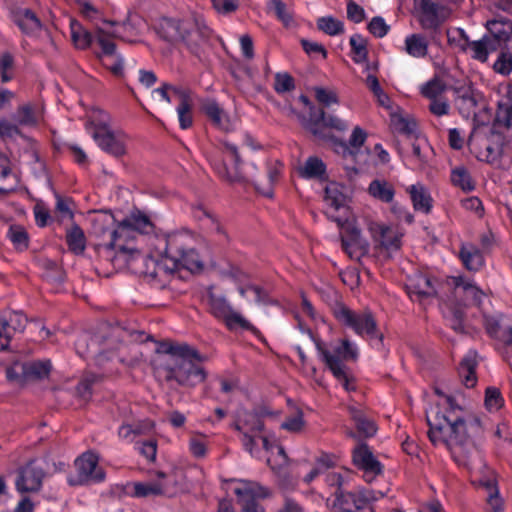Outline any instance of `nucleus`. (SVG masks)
Returning <instances> with one entry per match:
<instances>
[{"label":"nucleus","instance_id":"nucleus-1","mask_svg":"<svg viewBox=\"0 0 512 512\" xmlns=\"http://www.w3.org/2000/svg\"><path fill=\"white\" fill-rule=\"evenodd\" d=\"M447 403L449 410L445 414L437 413L433 420L428 417L429 439L435 446L446 447L459 466L481 472L486 468L477 445L484 432L481 421L472 415L466 418L458 415L461 409L449 396Z\"/></svg>","mask_w":512,"mask_h":512},{"label":"nucleus","instance_id":"nucleus-2","mask_svg":"<svg viewBox=\"0 0 512 512\" xmlns=\"http://www.w3.org/2000/svg\"><path fill=\"white\" fill-rule=\"evenodd\" d=\"M192 243L193 239L187 233L168 235L164 240L163 255L159 260H148L142 274L152 279L158 278L164 285L166 278L180 268L191 272L200 271L203 264Z\"/></svg>","mask_w":512,"mask_h":512},{"label":"nucleus","instance_id":"nucleus-3","mask_svg":"<svg viewBox=\"0 0 512 512\" xmlns=\"http://www.w3.org/2000/svg\"><path fill=\"white\" fill-rule=\"evenodd\" d=\"M158 352L167 356L164 363L167 380L193 388L206 379L207 374L201 366L205 357L188 344L164 342L160 344Z\"/></svg>","mask_w":512,"mask_h":512},{"label":"nucleus","instance_id":"nucleus-4","mask_svg":"<svg viewBox=\"0 0 512 512\" xmlns=\"http://www.w3.org/2000/svg\"><path fill=\"white\" fill-rule=\"evenodd\" d=\"M91 237L93 246L102 261L111 263L116 270L128 269L123 237L126 230L120 223L115 224L114 216L109 212H99L91 219Z\"/></svg>","mask_w":512,"mask_h":512},{"label":"nucleus","instance_id":"nucleus-5","mask_svg":"<svg viewBox=\"0 0 512 512\" xmlns=\"http://www.w3.org/2000/svg\"><path fill=\"white\" fill-rule=\"evenodd\" d=\"M160 31L167 41H183L189 51L200 60L205 58L211 46L212 31L200 18L187 20L164 18L160 22Z\"/></svg>","mask_w":512,"mask_h":512},{"label":"nucleus","instance_id":"nucleus-6","mask_svg":"<svg viewBox=\"0 0 512 512\" xmlns=\"http://www.w3.org/2000/svg\"><path fill=\"white\" fill-rule=\"evenodd\" d=\"M314 341L320 360L331 371L337 381L346 391L355 390L354 378L351 375L345 362L356 360L358 357V348L355 343L348 339H341L336 343L326 344L323 341L314 338L312 332L302 329Z\"/></svg>","mask_w":512,"mask_h":512},{"label":"nucleus","instance_id":"nucleus-7","mask_svg":"<svg viewBox=\"0 0 512 512\" xmlns=\"http://www.w3.org/2000/svg\"><path fill=\"white\" fill-rule=\"evenodd\" d=\"M121 227L126 230V237H123L128 270L135 274L142 275L148 264L149 257L142 254L136 246V238L139 234L149 233L152 229L150 219L141 213H132L129 217L120 222Z\"/></svg>","mask_w":512,"mask_h":512},{"label":"nucleus","instance_id":"nucleus-8","mask_svg":"<svg viewBox=\"0 0 512 512\" xmlns=\"http://www.w3.org/2000/svg\"><path fill=\"white\" fill-rule=\"evenodd\" d=\"M91 136L97 146L105 153L120 158L127 154L128 135L111 125V117L104 111H98L91 122Z\"/></svg>","mask_w":512,"mask_h":512},{"label":"nucleus","instance_id":"nucleus-9","mask_svg":"<svg viewBox=\"0 0 512 512\" xmlns=\"http://www.w3.org/2000/svg\"><path fill=\"white\" fill-rule=\"evenodd\" d=\"M333 314L339 323L352 329L357 335L376 338L382 344L383 335L378 333L376 321L370 311L357 312L339 303L334 307Z\"/></svg>","mask_w":512,"mask_h":512},{"label":"nucleus","instance_id":"nucleus-10","mask_svg":"<svg viewBox=\"0 0 512 512\" xmlns=\"http://www.w3.org/2000/svg\"><path fill=\"white\" fill-rule=\"evenodd\" d=\"M207 302L209 312L215 318L224 321L228 329L233 330L240 327L254 334L258 333L255 326L246 320L241 313L233 309L225 295L214 292L211 287L207 290Z\"/></svg>","mask_w":512,"mask_h":512},{"label":"nucleus","instance_id":"nucleus-11","mask_svg":"<svg viewBox=\"0 0 512 512\" xmlns=\"http://www.w3.org/2000/svg\"><path fill=\"white\" fill-rule=\"evenodd\" d=\"M498 95L492 136L512 139V80L499 86Z\"/></svg>","mask_w":512,"mask_h":512},{"label":"nucleus","instance_id":"nucleus-12","mask_svg":"<svg viewBox=\"0 0 512 512\" xmlns=\"http://www.w3.org/2000/svg\"><path fill=\"white\" fill-rule=\"evenodd\" d=\"M263 413L242 411L232 427L241 434V443L245 451L256 456L257 435L264 430Z\"/></svg>","mask_w":512,"mask_h":512},{"label":"nucleus","instance_id":"nucleus-13","mask_svg":"<svg viewBox=\"0 0 512 512\" xmlns=\"http://www.w3.org/2000/svg\"><path fill=\"white\" fill-rule=\"evenodd\" d=\"M332 220L341 226L340 233L341 246L348 257L355 261H360L369 253V242L362 236L361 230L355 224H344L338 217L330 216Z\"/></svg>","mask_w":512,"mask_h":512},{"label":"nucleus","instance_id":"nucleus-14","mask_svg":"<svg viewBox=\"0 0 512 512\" xmlns=\"http://www.w3.org/2000/svg\"><path fill=\"white\" fill-rule=\"evenodd\" d=\"M99 458L93 452H85L75 462L76 473L68 476L71 486L99 483L105 479V472L98 466Z\"/></svg>","mask_w":512,"mask_h":512},{"label":"nucleus","instance_id":"nucleus-15","mask_svg":"<svg viewBox=\"0 0 512 512\" xmlns=\"http://www.w3.org/2000/svg\"><path fill=\"white\" fill-rule=\"evenodd\" d=\"M366 225L376 248H381L388 252L400 249L401 234L397 230L373 220H367Z\"/></svg>","mask_w":512,"mask_h":512},{"label":"nucleus","instance_id":"nucleus-16","mask_svg":"<svg viewBox=\"0 0 512 512\" xmlns=\"http://www.w3.org/2000/svg\"><path fill=\"white\" fill-rule=\"evenodd\" d=\"M27 318L18 311L0 313V350H6L12 338L22 333L26 327Z\"/></svg>","mask_w":512,"mask_h":512},{"label":"nucleus","instance_id":"nucleus-17","mask_svg":"<svg viewBox=\"0 0 512 512\" xmlns=\"http://www.w3.org/2000/svg\"><path fill=\"white\" fill-rule=\"evenodd\" d=\"M406 291L413 301L423 302L436 296L434 280L427 274L415 272L407 277Z\"/></svg>","mask_w":512,"mask_h":512},{"label":"nucleus","instance_id":"nucleus-18","mask_svg":"<svg viewBox=\"0 0 512 512\" xmlns=\"http://www.w3.org/2000/svg\"><path fill=\"white\" fill-rule=\"evenodd\" d=\"M223 163L217 168L221 177L229 182L245 181L247 177L240 170V156L238 149L234 144L224 142Z\"/></svg>","mask_w":512,"mask_h":512},{"label":"nucleus","instance_id":"nucleus-19","mask_svg":"<svg viewBox=\"0 0 512 512\" xmlns=\"http://www.w3.org/2000/svg\"><path fill=\"white\" fill-rule=\"evenodd\" d=\"M326 506L332 512H360L363 511V502L359 492L336 489L326 499Z\"/></svg>","mask_w":512,"mask_h":512},{"label":"nucleus","instance_id":"nucleus-20","mask_svg":"<svg viewBox=\"0 0 512 512\" xmlns=\"http://www.w3.org/2000/svg\"><path fill=\"white\" fill-rule=\"evenodd\" d=\"M353 462L359 469L363 470L367 482H371L375 476L382 473L381 463L366 444H361L354 449Z\"/></svg>","mask_w":512,"mask_h":512},{"label":"nucleus","instance_id":"nucleus-21","mask_svg":"<svg viewBox=\"0 0 512 512\" xmlns=\"http://www.w3.org/2000/svg\"><path fill=\"white\" fill-rule=\"evenodd\" d=\"M233 481L237 484L234 488V493L237 496L239 505L254 503L257 502L256 499H264L270 496L268 488L258 482L245 479H235Z\"/></svg>","mask_w":512,"mask_h":512},{"label":"nucleus","instance_id":"nucleus-22","mask_svg":"<svg viewBox=\"0 0 512 512\" xmlns=\"http://www.w3.org/2000/svg\"><path fill=\"white\" fill-rule=\"evenodd\" d=\"M486 28L488 33L485 36L489 37L498 50L504 48L512 36V21L504 17L487 21Z\"/></svg>","mask_w":512,"mask_h":512},{"label":"nucleus","instance_id":"nucleus-23","mask_svg":"<svg viewBox=\"0 0 512 512\" xmlns=\"http://www.w3.org/2000/svg\"><path fill=\"white\" fill-rule=\"evenodd\" d=\"M43 470L29 463L23 467L16 480V488L19 492H37L42 486Z\"/></svg>","mask_w":512,"mask_h":512},{"label":"nucleus","instance_id":"nucleus-24","mask_svg":"<svg viewBox=\"0 0 512 512\" xmlns=\"http://www.w3.org/2000/svg\"><path fill=\"white\" fill-rule=\"evenodd\" d=\"M309 120L304 124L315 136H320L318 127L331 128L337 131H345L348 129V123L336 115L326 114L323 110L317 113H309Z\"/></svg>","mask_w":512,"mask_h":512},{"label":"nucleus","instance_id":"nucleus-25","mask_svg":"<svg viewBox=\"0 0 512 512\" xmlns=\"http://www.w3.org/2000/svg\"><path fill=\"white\" fill-rule=\"evenodd\" d=\"M451 284L455 288V293L462 294L468 305L480 306L486 294L472 280L462 276H453L450 278Z\"/></svg>","mask_w":512,"mask_h":512},{"label":"nucleus","instance_id":"nucleus-26","mask_svg":"<svg viewBox=\"0 0 512 512\" xmlns=\"http://www.w3.org/2000/svg\"><path fill=\"white\" fill-rule=\"evenodd\" d=\"M420 24L424 29H435L446 19V9L430 0H421Z\"/></svg>","mask_w":512,"mask_h":512},{"label":"nucleus","instance_id":"nucleus-27","mask_svg":"<svg viewBox=\"0 0 512 512\" xmlns=\"http://www.w3.org/2000/svg\"><path fill=\"white\" fill-rule=\"evenodd\" d=\"M457 33L464 40L461 45L463 50H469L472 58L485 62L488 55L498 50V48L489 40V37L483 36L482 39L477 41H469L464 30L458 29Z\"/></svg>","mask_w":512,"mask_h":512},{"label":"nucleus","instance_id":"nucleus-28","mask_svg":"<svg viewBox=\"0 0 512 512\" xmlns=\"http://www.w3.org/2000/svg\"><path fill=\"white\" fill-rule=\"evenodd\" d=\"M103 338L104 336L90 335L88 333L80 335L75 343L77 354L81 357H101L103 351L100 349V344Z\"/></svg>","mask_w":512,"mask_h":512},{"label":"nucleus","instance_id":"nucleus-29","mask_svg":"<svg viewBox=\"0 0 512 512\" xmlns=\"http://www.w3.org/2000/svg\"><path fill=\"white\" fill-rule=\"evenodd\" d=\"M459 256L464 267L469 271H479L484 265L482 253L473 244L463 243L459 251Z\"/></svg>","mask_w":512,"mask_h":512},{"label":"nucleus","instance_id":"nucleus-30","mask_svg":"<svg viewBox=\"0 0 512 512\" xmlns=\"http://www.w3.org/2000/svg\"><path fill=\"white\" fill-rule=\"evenodd\" d=\"M479 485L487 493V504L493 512L503 511V500L499 495L496 479L493 475L483 476L479 479Z\"/></svg>","mask_w":512,"mask_h":512},{"label":"nucleus","instance_id":"nucleus-31","mask_svg":"<svg viewBox=\"0 0 512 512\" xmlns=\"http://www.w3.org/2000/svg\"><path fill=\"white\" fill-rule=\"evenodd\" d=\"M477 352L469 351L462 359L459 366V375L467 388H472L477 382L475 368L478 365Z\"/></svg>","mask_w":512,"mask_h":512},{"label":"nucleus","instance_id":"nucleus-32","mask_svg":"<svg viewBox=\"0 0 512 512\" xmlns=\"http://www.w3.org/2000/svg\"><path fill=\"white\" fill-rule=\"evenodd\" d=\"M202 110L216 127L225 131L230 130V119L216 101L207 100L203 103Z\"/></svg>","mask_w":512,"mask_h":512},{"label":"nucleus","instance_id":"nucleus-33","mask_svg":"<svg viewBox=\"0 0 512 512\" xmlns=\"http://www.w3.org/2000/svg\"><path fill=\"white\" fill-rule=\"evenodd\" d=\"M457 92L458 97L456 99V105L462 116L465 118L475 116V109L480 96L475 94L470 87L460 88Z\"/></svg>","mask_w":512,"mask_h":512},{"label":"nucleus","instance_id":"nucleus-34","mask_svg":"<svg viewBox=\"0 0 512 512\" xmlns=\"http://www.w3.org/2000/svg\"><path fill=\"white\" fill-rule=\"evenodd\" d=\"M177 99L179 100V104L176 108L179 125L182 129H188L192 126V99L190 96V91H176Z\"/></svg>","mask_w":512,"mask_h":512},{"label":"nucleus","instance_id":"nucleus-35","mask_svg":"<svg viewBox=\"0 0 512 512\" xmlns=\"http://www.w3.org/2000/svg\"><path fill=\"white\" fill-rule=\"evenodd\" d=\"M105 23L107 25H109L110 28H97L96 40L102 49V53L107 58H110L114 55V52L116 50V45H115V43L110 41L109 38H119L120 33L117 29L112 28L114 25L112 22H105Z\"/></svg>","mask_w":512,"mask_h":512},{"label":"nucleus","instance_id":"nucleus-36","mask_svg":"<svg viewBox=\"0 0 512 512\" xmlns=\"http://www.w3.org/2000/svg\"><path fill=\"white\" fill-rule=\"evenodd\" d=\"M413 207L423 213H429L432 208V198L426 188L420 184H413L408 188Z\"/></svg>","mask_w":512,"mask_h":512},{"label":"nucleus","instance_id":"nucleus-37","mask_svg":"<svg viewBox=\"0 0 512 512\" xmlns=\"http://www.w3.org/2000/svg\"><path fill=\"white\" fill-rule=\"evenodd\" d=\"M15 22L19 28L28 35H35L42 29V23L36 14L30 9H24L16 13Z\"/></svg>","mask_w":512,"mask_h":512},{"label":"nucleus","instance_id":"nucleus-38","mask_svg":"<svg viewBox=\"0 0 512 512\" xmlns=\"http://www.w3.org/2000/svg\"><path fill=\"white\" fill-rule=\"evenodd\" d=\"M324 199L335 210L346 208L347 196L344 187L339 183L331 182L326 186Z\"/></svg>","mask_w":512,"mask_h":512},{"label":"nucleus","instance_id":"nucleus-39","mask_svg":"<svg viewBox=\"0 0 512 512\" xmlns=\"http://www.w3.org/2000/svg\"><path fill=\"white\" fill-rule=\"evenodd\" d=\"M368 192L373 198L385 203L392 202L395 195L393 185L383 179L373 180L369 184Z\"/></svg>","mask_w":512,"mask_h":512},{"label":"nucleus","instance_id":"nucleus-40","mask_svg":"<svg viewBox=\"0 0 512 512\" xmlns=\"http://www.w3.org/2000/svg\"><path fill=\"white\" fill-rule=\"evenodd\" d=\"M348 410L360 434L365 437H371L376 433V424L373 420L369 419L362 410L355 406H350Z\"/></svg>","mask_w":512,"mask_h":512},{"label":"nucleus","instance_id":"nucleus-41","mask_svg":"<svg viewBox=\"0 0 512 512\" xmlns=\"http://www.w3.org/2000/svg\"><path fill=\"white\" fill-rule=\"evenodd\" d=\"M405 52L414 58H423L428 54V41L421 34H411L405 38Z\"/></svg>","mask_w":512,"mask_h":512},{"label":"nucleus","instance_id":"nucleus-42","mask_svg":"<svg viewBox=\"0 0 512 512\" xmlns=\"http://www.w3.org/2000/svg\"><path fill=\"white\" fill-rule=\"evenodd\" d=\"M66 242L70 251L80 255L86 248V237L84 231L77 224H73L66 232Z\"/></svg>","mask_w":512,"mask_h":512},{"label":"nucleus","instance_id":"nucleus-43","mask_svg":"<svg viewBox=\"0 0 512 512\" xmlns=\"http://www.w3.org/2000/svg\"><path fill=\"white\" fill-rule=\"evenodd\" d=\"M326 171V166L318 157H309L299 168V174L306 179L321 178Z\"/></svg>","mask_w":512,"mask_h":512},{"label":"nucleus","instance_id":"nucleus-44","mask_svg":"<svg viewBox=\"0 0 512 512\" xmlns=\"http://www.w3.org/2000/svg\"><path fill=\"white\" fill-rule=\"evenodd\" d=\"M70 29L71 39L76 48L86 49L91 45L93 36L86 29H84L79 22L76 20H71Z\"/></svg>","mask_w":512,"mask_h":512},{"label":"nucleus","instance_id":"nucleus-45","mask_svg":"<svg viewBox=\"0 0 512 512\" xmlns=\"http://www.w3.org/2000/svg\"><path fill=\"white\" fill-rule=\"evenodd\" d=\"M267 7L274 12L277 19L281 21L285 27L294 25L293 12L282 0H270Z\"/></svg>","mask_w":512,"mask_h":512},{"label":"nucleus","instance_id":"nucleus-46","mask_svg":"<svg viewBox=\"0 0 512 512\" xmlns=\"http://www.w3.org/2000/svg\"><path fill=\"white\" fill-rule=\"evenodd\" d=\"M317 28L329 36L344 33V24L333 16H324L317 19Z\"/></svg>","mask_w":512,"mask_h":512},{"label":"nucleus","instance_id":"nucleus-47","mask_svg":"<svg viewBox=\"0 0 512 512\" xmlns=\"http://www.w3.org/2000/svg\"><path fill=\"white\" fill-rule=\"evenodd\" d=\"M367 138L366 132L359 126H356L349 138L348 144H343L345 155L356 157L359 148L364 144Z\"/></svg>","mask_w":512,"mask_h":512},{"label":"nucleus","instance_id":"nucleus-48","mask_svg":"<svg viewBox=\"0 0 512 512\" xmlns=\"http://www.w3.org/2000/svg\"><path fill=\"white\" fill-rule=\"evenodd\" d=\"M350 45L353 52V60L356 63H364L367 61V40L360 34H354L350 37Z\"/></svg>","mask_w":512,"mask_h":512},{"label":"nucleus","instance_id":"nucleus-49","mask_svg":"<svg viewBox=\"0 0 512 512\" xmlns=\"http://www.w3.org/2000/svg\"><path fill=\"white\" fill-rule=\"evenodd\" d=\"M451 181L455 186L461 188L463 191L469 192L472 191L475 187L470 174L466 168L462 166L456 167L452 170Z\"/></svg>","mask_w":512,"mask_h":512},{"label":"nucleus","instance_id":"nucleus-50","mask_svg":"<svg viewBox=\"0 0 512 512\" xmlns=\"http://www.w3.org/2000/svg\"><path fill=\"white\" fill-rule=\"evenodd\" d=\"M28 381L46 377L50 372L49 361L25 362Z\"/></svg>","mask_w":512,"mask_h":512},{"label":"nucleus","instance_id":"nucleus-51","mask_svg":"<svg viewBox=\"0 0 512 512\" xmlns=\"http://www.w3.org/2000/svg\"><path fill=\"white\" fill-rule=\"evenodd\" d=\"M176 91H187L186 89H182L180 87H176L167 83H164L161 87H158L154 89L151 92L152 99L155 102H166L167 104H170L172 102V97L177 98V92Z\"/></svg>","mask_w":512,"mask_h":512},{"label":"nucleus","instance_id":"nucleus-52","mask_svg":"<svg viewBox=\"0 0 512 512\" xmlns=\"http://www.w3.org/2000/svg\"><path fill=\"white\" fill-rule=\"evenodd\" d=\"M14 67V56L8 51L2 52L0 54V76L3 83L12 80L14 76Z\"/></svg>","mask_w":512,"mask_h":512},{"label":"nucleus","instance_id":"nucleus-53","mask_svg":"<svg viewBox=\"0 0 512 512\" xmlns=\"http://www.w3.org/2000/svg\"><path fill=\"white\" fill-rule=\"evenodd\" d=\"M165 489L158 487V482L147 481L134 484V495L137 497L161 496Z\"/></svg>","mask_w":512,"mask_h":512},{"label":"nucleus","instance_id":"nucleus-54","mask_svg":"<svg viewBox=\"0 0 512 512\" xmlns=\"http://www.w3.org/2000/svg\"><path fill=\"white\" fill-rule=\"evenodd\" d=\"M445 89V83L438 78H434L422 86L421 93L423 96L434 100L438 99V96L441 95Z\"/></svg>","mask_w":512,"mask_h":512},{"label":"nucleus","instance_id":"nucleus-55","mask_svg":"<svg viewBox=\"0 0 512 512\" xmlns=\"http://www.w3.org/2000/svg\"><path fill=\"white\" fill-rule=\"evenodd\" d=\"M25 362H15L6 369V376L9 381L19 384L28 381Z\"/></svg>","mask_w":512,"mask_h":512},{"label":"nucleus","instance_id":"nucleus-56","mask_svg":"<svg viewBox=\"0 0 512 512\" xmlns=\"http://www.w3.org/2000/svg\"><path fill=\"white\" fill-rule=\"evenodd\" d=\"M304 426H305L304 416H303L302 410H300V409H297L293 415L287 417L285 419V421L281 424L282 429L292 432V433H297V432L302 431Z\"/></svg>","mask_w":512,"mask_h":512},{"label":"nucleus","instance_id":"nucleus-57","mask_svg":"<svg viewBox=\"0 0 512 512\" xmlns=\"http://www.w3.org/2000/svg\"><path fill=\"white\" fill-rule=\"evenodd\" d=\"M8 236L16 248L23 250L28 246V236L26 231L21 226H11L8 231Z\"/></svg>","mask_w":512,"mask_h":512},{"label":"nucleus","instance_id":"nucleus-58","mask_svg":"<svg viewBox=\"0 0 512 512\" xmlns=\"http://www.w3.org/2000/svg\"><path fill=\"white\" fill-rule=\"evenodd\" d=\"M214 10L220 15H231L239 8V0H211Z\"/></svg>","mask_w":512,"mask_h":512},{"label":"nucleus","instance_id":"nucleus-59","mask_svg":"<svg viewBox=\"0 0 512 512\" xmlns=\"http://www.w3.org/2000/svg\"><path fill=\"white\" fill-rule=\"evenodd\" d=\"M485 405L488 410L496 411L503 405V398L499 389L495 387H488L485 393Z\"/></svg>","mask_w":512,"mask_h":512},{"label":"nucleus","instance_id":"nucleus-60","mask_svg":"<svg viewBox=\"0 0 512 512\" xmlns=\"http://www.w3.org/2000/svg\"><path fill=\"white\" fill-rule=\"evenodd\" d=\"M20 134L21 132L17 124L12 123L6 118L0 119V139L3 141L13 140Z\"/></svg>","mask_w":512,"mask_h":512},{"label":"nucleus","instance_id":"nucleus-61","mask_svg":"<svg viewBox=\"0 0 512 512\" xmlns=\"http://www.w3.org/2000/svg\"><path fill=\"white\" fill-rule=\"evenodd\" d=\"M158 487L165 489V493H161V496H173L176 493V480L172 475H167L163 472H157Z\"/></svg>","mask_w":512,"mask_h":512},{"label":"nucleus","instance_id":"nucleus-62","mask_svg":"<svg viewBox=\"0 0 512 512\" xmlns=\"http://www.w3.org/2000/svg\"><path fill=\"white\" fill-rule=\"evenodd\" d=\"M101 56L103 57V64L107 69H109L116 76L122 75L124 66V59L122 56L116 54V51L110 58H107L103 53Z\"/></svg>","mask_w":512,"mask_h":512},{"label":"nucleus","instance_id":"nucleus-63","mask_svg":"<svg viewBox=\"0 0 512 512\" xmlns=\"http://www.w3.org/2000/svg\"><path fill=\"white\" fill-rule=\"evenodd\" d=\"M14 118L19 125L29 126L37 122L30 105L19 107Z\"/></svg>","mask_w":512,"mask_h":512},{"label":"nucleus","instance_id":"nucleus-64","mask_svg":"<svg viewBox=\"0 0 512 512\" xmlns=\"http://www.w3.org/2000/svg\"><path fill=\"white\" fill-rule=\"evenodd\" d=\"M494 70L502 75H508L512 71V55L501 53L495 61Z\"/></svg>","mask_w":512,"mask_h":512}]
</instances>
